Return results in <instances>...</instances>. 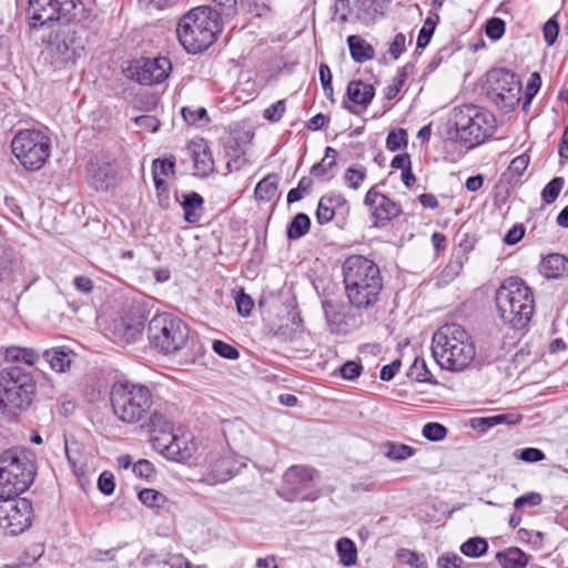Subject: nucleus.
Listing matches in <instances>:
<instances>
[{
  "label": "nucleus",
  "instance_id": "63",
  "mask_svg": "<svg viewBox=\"0 0 568 568\" xmlns=\"http://www.w3.org/2000/svg\"><path fill=\"white\" fill-rule=\"evenodd\" d=\"M133 473L141 478H150L154 474V468L149 460L140 459L133 465Z\"/></svg>",
  "mask_w": 568,
  "mask_h": 568
},
{
  "label": "nucleus",
  "instance_id": "55",
  "mask_svg": "<svg viewBox=\"0 0 568 568\" xmlns=\"http://www.w3.org/2000/svg\"><path fill=\"white\" fill-rule=\"evenodd\" d=\"M544 39L548 45H552L559 33V23L555 18H550L545 24H544Z\"/></svg>",
  "mask_w": 568,
  "mask_h": 568
},
{
  "label": "nucleus",
  "instance_id": "11",
  "mask_svg": "<svg viewBox=\"0 0 568 568\" xmlns=\"http://www.w3.org/2000/svg\"><path fill=\"white\" fill-rule=\"evenodd\" d=\"M521 84L507 69H493L487 73L486 95L499 109L513 110L520 101Z\"/></svg>",
  "mask_w": 568,
  "mask_h": 568
},
{
  "label": "nucleus",
  "instance_id": "2",
  "mask_svg": "<svg viewBox=\"0 0 568 568\" xmlns=\"http://www.w3.org/2000/svg\"><path fill=\"white\" fill-rule=\"evenodd\" d=\"M432 354L442 368L462 372L474 361L476 348L468 332L462 325L452 323L434 333Z\"/></svg>",
  "mask_w": 568,
  "mask_h": 568
},
{
  "label": "nucleus",
  "instance_id": "45",
  "mask_svg": "<svg viewBox=\"0 0 568 568\" xmlns=\"http://www.w3.org/2000/svg\"><path fill=\"white\" fill-rule=\"evenodd\" d=\"M366 179V169L361 168H348L344 174L345 184L352 190H358L362 183Z\"/></svg>",
  "mask_w": 568,
  "mask_h": 568
},
{
  "label": "nucleus",
  "instance_id": "23",
  "mask_svg": "<svg viewBox=\"0 0 568 568\" xmlns=\"http://www.w3.org/2000/svg\"><path fill=\"white\" fill-rule=\"evenodd\" d=\"M322 307L331 332H344L346 323L344 321L343 306L331 300H324L322 302Z\"/></svg>",
  "mask_w": 568,
  "mask_h": 568
},
{
  "label": "nucleus",
  "instance_id": "1",
  "mask_svg": "<svg viewBox=\"0 0 568 568\" xmlns=\"http://www.w3.org/2000/svg\"><path fill=\"white\" fill-rule=\"evenodd\" d=\"M345 292L352 306H374L383 288L379 267L369 258L352 255L343 263Z\"/></svg>",
  "mask_w": 568,
  "mask_h": 568
},
{
  "label": "nucleus",
  "instance_id": "22",
  "mask_svg": "<svg viewBox=\"0 0 568 568\" xmlns=\"http://www.w3.org/2000/svg\"><path fill=\"white\" fill-rule=\"evenodd\" d=\"M540 273L547 278H561L568 275V257L559 253L548 254L540 263Z\"/></svg>",
  "mask_w": 568,
  "mask_h": 568
},
{
  "label": "nucleus",
  "instance_id": "14",
  "mask_svg": "<svg viewBox=\"0 0 568 568\" xmlns=\"http://www.w3.org/2000/svg\"><path fill=\"white\" fill-rule=\"evenodd\" d=\"M74 9L75 0H29L27 14L36 29L60 19L69 20Z\"/></svg>",
  "mask_w": 568,
  "mask_h": 568
},
{
  "label": "nucleus",
  "instance_id": "9",
  "mask_svg": "<svg viewBox=\"0 0 568 568\" xmlns=\"http://www.w3.org/2000/svg\"><path fill=\"white\" fill-rule=\"evenodd\" d=\"M148 338L158 352L164 355L175 354L186 345L189 327L173 314H158L149 322Z\"/></svg>",
  "mask_w": 568,
  "mask_h": 568
},
{
  "label": "nucleus",
  "instance_id": "5",
  "mask_svg": "<svg viewBox=\"0 0 568 568\" xmlns=\"http://www.w3.org/2000/svg\"><path fill=\"white\" fill-rule=\"evenodd\" d=\"M222 30L211 7L201 6L190 10L180 20L176 34L181 45L189 53H199L206 50Z\"/></svg>",
  "mask_w": 568,
  "mask_h": 568
},
{
  "label": "nucleus",
  "instance_id": "34",
  "mask_svg": "<svg viewBox=\"0 0 568 568\" xmlns=\"http://www.w3.org/2000/svg\"><path fill=\"white\" fill-rule=\"evenodd\" d=\"M114 328L119 332V341L124 344H130L135 341L136 336L141 334L140 324H131L124 318L114 322Z\"/></svg>",
  "mask_w": 568,
  "mask_h": 568
},
{
  "label": "nucleus",
  "instance_id": "16",
  "mask_svg": "<svg viewBox=\"0 0 568 568\" xmlns=\"http://www.w3.org/2000/svg\"><path fill=\"white\" fill-rule=\"evenodd\" d=\"M152 446L168 459L180 463L189 460L197 449L192 437L168 433L153 438Z\"/></svg>",
  "mask_w": 568,
  "mask_h": 568
},
{
  "label": "nucleus",
  "instance_id": "51",
  "mask_svg": "<svg viewBox=\"0 0 568 568\" xmlns=\"http://www.w3.org/2000/svg\"><path fill=\"white\" fill-rule=\"evenodd\" d=\"M398 556L405 564L413 568H427V561L424 555H418L415 551L403 549Z\"/></svg>",
  "mask_w": 568,
  "mask_h": 568
},
{
  "label": "nucleus",
  "instance_id": "17",
  "mask_svg": "<svg viewBox=\"0 0 568 568\" xmlns=\"http://www.w3.org/2000/svg\"><path fill=\"white\" fill-rule=\"evenodd\" d=\"M316 471L305 466H293L288 468L283 477L284 490L290 495L288 499L301 498L303 500H315V493H306L313 487Z\"/></svg>",
  "mask_w": 568,
  "mask_h": 568
},
{
  "label": "nucleus",
  "instance_id": "10",
  "mask_svg": "<svg viewBox=\"0 0 568 568\" xmlns=\"http://www.w3.org/2000/svg\"><path fill=\"white\" fill-rule=\"evenodd\" d=\"M11 150L26 170L38 171L50 156L51 141L41 131L21 130L12 139Z\"/></svg>",
  "mask_w": 568,
  "mask_h": 568
},
{
  "label": "nucleus",
  "instance_id": "27",
  "mask_svg": "<svg viewBox=\"0 0 568 568\" xmlns=\"http://www.w3.org/2000/svg\"><path fill=\"white\" fill-rule=\"evenodd\" d=\"M519 417L514 418L511 414H500L488 417H475L470 419V426L473 429L479 430L481 433L487 432L488 429L501 425V424H517L519 422Z\"/></svg>",
  "mask_w": 568,
  "mask_h": 568
},
{
  "label": "nucleus",
  "instance_id": "44",
  "mask_svg": "<svg viewBox=\"0 0 568 568\" xmlns=\"http://www.w3.org/2000/svg\"><path fill=\"white\" fill-rule=\"evenodd\" d=\"M407 143V131L402 128L392 130L386 138V148L392 152L406 148Z\"/></svg>",
  "mask_w": 568,
  "mask_h": 568
},
{
  "label": "nucleus",
  "instance_id": "46",
  "mask_svg": "<svg viewBox=\"0 0 568 568\" xmlns=\"http://www.w3.org/2000/svg\"><path fill=\"white\" fill-rule=\"evenodd\" d=\"M564 185L562 178H554L550 182L546 184V186L541 191V197L545 203L551 204L554 203Z\"/></svg>",
  "mask_w": 568,
  "mask_h": 568
},
{
  "label": "nucleus",
  "instance_id": "20",
  "mask_svg": "<svg viewBox=\"0 0 568 568\" xmlns=\"http://www.w3.org/2000/svg\"><path fill=\"white\" fill-rule=\"evenodd\" d=\"M87 173L89 183L97 191H108L115 184V171L108 162L91 160Z\"/></svg>",
  "mask_w": 568,
  "mask_h": 568
},
{
  "label": "nucleus",
  "instance_id": "59",
  "mask_svg": "<svg viewBox=\"0 0 568 568\" xmlns=\"http://www.w3.org/2000/svg\"><path fill=\"white\" fill-rule=\"evenodd\" d=\"M529 164V156L526 154L518 155L509 164V172L511 175L521 176Z\"/></svg>",
  "mask_w": 568,
  "mask_h": 568
},
{
  "label": "nucleus",
  "instance_id": "30",
  "mask_svg": "<svg viewBox=\"0 0 568 568\" xmlns=\"http://www.w3.org/2000/svg\"><path fill=\"white\" fill-rule=\"evenodd\" d=\"M336 551L339 557V562L343 566L351 567L356 564L357 549L355 544L349 538H341L336 542Z\"/></svg>",
  "mask_w": 568,
  "mask_h": 568
},
{
  "label": "nucleus",
  "instance_id": "13",
  "mask_svg": "<svg viewBox=\"0 0 568 568\" xmlns=\"http://www.w3.org/2000/svg\"><path fill=\"white\" fill-rule=\"evenodd\" d=\"M0 532L16 536L31 525V503L26 498H0Z\"/></svg>",
  "mask_w": 568,
  "mask_h": 568
},
{
  "label": "nucleus",
  "instance_id": "12",
  "mask_svg": "<svg viewBox=\"0 0 568 568\" xmlns=\"http://www.w3.org/2000/svg\"><path fill=\"white\" fill-rule=\"evenodd\" d=\"M87 29L79 22L61 28L49 43L52 57L62 63L75 62L87 43Z\"/></svg>",
  "mask_w": 568,
  "mask_h": 568
},
{
  "label": "nucleus",
  "instance_id": "49",
  "mask_svg": "<svg viewBox=\"0 0 568 568\" xmlns=\"http://www.w3.org/2000/svg\"><path fill=\"white\" fill-rule=\"evenodd\" d=\"M506 24L505 21L500 18H490L486 22L485 32L486 36L496 41L499 40L505 33Z\"/></svg>",
  "mask_w": 568,
  "mask_h": 568
},
{
  "label": "nucleus",
  "instance_id": "18",
  "mask_svg": "<svg viewBox=\"0 0 568 568\" xmlns=\"http://www.w3.org/2000/svg\"><path fill=\"white\" fill-rule=\"evenodd\" d=\"M364 203L372 211L375 226H383L402 213L400 205L385 194L377 192L375 186L368 190Z\"/></svg>",
  "mask_w": 568,
  "mask_h": 568
},
{
  "label": "nucleus",
  "instance_id": "21",
  "mask_svg": "<svg viewBox=\"0 0 568 568\" xmlns=\"http://www.w3.org/2000/svg\"><path fill=\"white\" fill-rule=\"evenodd\" d=\"M193 159L195 174L200 176H207L214 171V161L212 153L204 139L194 140L189 145Z\"/></svg>",
  "mask_w": 568,
  "mask_h": 568
},
{
  "label": "nucleus",
  "instance_id": "6",
  "mask_svg": "<svg viewBox=\"0 0 568 568\" xmlns=\"http://www.w3.org/2000/svg\"><path fill=\"white\" fill-rule=\"evenodd\" d=\"M110 402L114 415L123 423L142 420L153 404L150 388L140 383L118 381L110 390Z\"/></svg>",
  "mask_w": 568,
  "mask_h": 568
},
{
  "label": "nucleus",
  "instance_id": "52",
  "mask_svg": "<svg viewBox=\"0 0 568 568\" xmlns=\"http://www.w3.org/2000/svg\"><path fill=\"white\" fill-rule=\"evenodd\" d=\"M541 501H542L541 495L539 493L531 491V493L525 494V495L516 498L515 503H514V507H515V509H521L525 506L536 507V506L540 505Z\"/></svg>",
  "mask_w": 568,
  "mask_h": 568
},
{
  "label": "nucleus",
  "instance_id": "57",
  "mask_svg": "<svg viewBox=\"0 0 568 568\" xmlns=\"http://www.w3.org/2000/svg\"><path fill=\"white\" fill-rule=\"evenodd\" d=\"M285 112V101L278 100L275 103L271 104L264 111V118L271 122H277L282 119Z\"/></svg>",
  "mask_w": 568,
  "mask_h": 568
},
{
  "label": "nucleus",
  "instance_id": "40",
  "mask_svg": "<svg viewBox=\"0 0 568 568\" xmlns=\"http://www.w3.org/2000/svg\"><path fill=\"white\" fill-rule=\"evenodd\" d=\"M337 151L331 146L325 150L322 161L312 166L311 173L315 176H323L336 165Z\"/></svg>",
  "mask_w": 568,
  "mask_h": 568
},
{
  "label": "nucleus",
  "instance_id": "58",
  "mask_svg": "<svg viewBox=\"0 0 568 568\" xmlns=\"http://www.w3.org/2000/svg\"><path fill=\"white\" fill-rule=\"evenodd\" d=\"M236 308H237V312L241 316L243 317H247L250 316L251 314V311L253 308V300L251 298L250 295L245 294L244 292H241L236 300Z\"/></svg>",
  "mask_w": 568,
  "mask_h": 568
},
{
  "label": "nucleus",
  "instance_id": "25",
  "mask_svg": "<svg viewBox=\"0 0 568 568\" xmlns=\"http://www.w3.org/2000/svg\"><path fill=\"white\" fill-rule=\"evenodd\" d=\"M181 204L184 211V220L187 223L195 224L201 220L204 200L199 193L184 194Z\"/></svg>",
  "mask_w": 568,
  "mask_h": 568
},
{
  "label": "nucleus",
  "instance_id": "32",
  "mask_svg": "<svg viewBox=\"0 0 568 568\" xmlns=\"http://www.w3.org/2000/svg\"><path fill=\"white\" fill-rule=\"evenodd\" d=\"M383 449L385 457L396 462L405 460L415 454V449L413 447L393 442L385 443L383 445Z\"/></svg>",
  "mask_w": 568,
  "mask_h": 568
},
{
  "label": "nucleus",
  "instance_id": "19",
  "mask_svg": "<svg viewBox=\"0 0 568 568\" xmlns=\"http://www.w3.org/2000/svg\"><path fill=\"white\" fill-rule=\"evenodd\" d=\"M211 470L203 476V481L209 485H217L234 477L239 467L230 453H211L209 457Z\"/></svg>",
  "mask_w": 568,
  "mask_h": 568
},
{
  "label": "nucleus",
  "instance_id": "53",
  "mask_svg": "<svg viewBox=\"0 0 568 568\" xmlns=\"http://www.w3.org/2000/svg\"><path fill=\"white\" fill-rule=\"evenodd\" d=\"M213 349L217 355L227 359H235L240 355L239 351L234 346L223 341H214Z\"/></svg>",
  "mask_w": 568,
  "mask_h": 568
},
{
  "label": "nucleus",
  "instance_id": "43",
  "mask_svg": "<svg viewBox=\"0 0 568 568\" xmlns=\"http://www.w3.org/2000/svg\"><path fill=\"white\" fill-rule=\"evenodd\" d=\"M438 20H439V17L437 14L435 16V18L428 17L425 20L424 26L419 30V33L417 37L416 45L418 49H424L428 45V43L435 32Z\"/></svg>",
  "mask_w": 568,
  "mask_h": 568
},
{
  "label": "nucleus",
  "instance_id": "26",
  "mask_svg": "<svg viewBox=\"0 0 568 568\" xmlns=\"http://www.w3.org/2000/svg\"><path fill=\"white\" fill-rule=\"evenodd\" d=\"M375 90L372 84L363 81H352L347 87L348 99L359 105L367 106L374 98Z\"/></svg>",
  "mask_w": 568,
  "mask_h": 568
},
{
  "label": "nucleus",
  "instance_id": "64",
  "mask_svg": "<svg viewBox=\"0 0 568 568\" xmlns=\"http://www.w3.org/2000/svg\"><path fill=\"white\" fill-rule=\"evenodd\" d=\"M525 235V227L521 224H515L504 236V242L507 245L517 244Z\"/></svg>",
  "mask_w": 568,
  "mask_h": 568
},
{
  "label": "nucleus",
  "instance_id": "38",
  "mask_svg": "<svg viewBox=\"0 0 568 568\" xmlns=\"http://www.w3.org/2000/svg\"><path fill=\"white\" fill-rule=\"evenodd\" d=\"M408 377L424 383H436L424 358L416 357L408 371Z\"/></svg>",
  "mask_w": 568,
  "mask_h": 568
},
{
  "label": "nucleus",
  "instance_id": "33",
  "mask_svg": "<svg viewBox=\"0 0 568 568\" xmlns=\"http://www.w3.org/2000/svg\"><path fill=\"white\" fill-rule=\"evenodd\" d=\"M184 121L194 126H204L210 122L206 109L203 106H184L181 110Z\"/></svg>",
  "mask_w": 568,
  "mask_h": 568
},
{
  "label": "nucleus",
  "instance_id": "41",
  "mask_svg": "<svg viewBox=\"0 0 568 568\" xmlns=\"http://www.w3.org/2000/svg\"><path fill=\"white\" fill-rule=\"evenodd\" d=\"M140 501L150 508H162L168 498L160 491L152 488H144L139 493Z\"/></svg>",
  "mask_w": 568,
  "mask_h": 568
},
{
  "label": "nucleus",
  "instance_id": "54",
  "mask_svg": "<svg viewBox=\"0 0 568 568\" xmlns=\"http://www.w3.org/2000/svg\"><path fill=\"white\" fill-rule=\"evenodd\" d=\"M175 161L174 159H156L153 161V174L170 175L174 174Z\"/></svg>",
  "mask_w": 568,
  "mask_h": 568
},
{
  "label": "nucleus",
  "instance_id": "24",
  "mask_svg": "<svg viewBox=\"0 0 568 568\" xmlns=\"http://www.w3.org/2000/svg\"><path fill=\"white\" fill-rule=\"evenodd\" d=\"M43 358L51 369L58 373L67 372L73 361V353L63 348H51L43 352Z\"/></svg>",
  "mask_w": 568,
  "mask_h": 568
},
{
  "label": "nucleus",
  "instance_id": "8",
  "mask_svg": "<svg viewBox=\"0 0 568 568\" xmlns=\"http://www.w3.org/2000/svg\"><path fill=\"white\" fill-rule=\"evenodd\" d=\"M454 123L458 139L468 148H475L496 130L495 115L488 110L474 104L455 108Z\"/></svg>",
  "mask_w": 568,
  "mask_h": 568
},
{
  "label": "nucleus",
  "instance_id": "28",
  "mask_svg": "<svg viewBox=\"0 0 568 568\" xmlns=\"http://www.w3.org/2000/svg\"><path fill=\"white\" fill-rule=\"evenodd\" d=\"M496 559L503 568H525L528 564V556L516 547L497 552Z\"/></svg>",
  "mask_w": 568,
  "mask_h": 568
},
{
  "label": "nucleus",
  "instance_id": "29",
  "mask_svg": "<svg viewBox=\"0 0 568 568\" xmlns=\"http://www.w3.org/2000/svg\"><path fill=\"white\" fill-rule=\"evenodd\" d=\"M347 44L351 57L356 62L363 63L374 58V48L359 36H349Z\"/></svg>",
  "mask_w": 568,
  "mask_h": 568
},
{
  "label": "nucleus",
  "instance_id": "4",
  "mask_svg": "<svg viewBox=\"0 0 568 568\" xmlns=\"http://www.w3.org/2000/svg\"><path fill=\"white\" fill-rule=\"evenodd\" d=\"M496 305L504 323L521 329L531 320L535 298L530 287L521 278L509 277L496 292Z\"/></svg>",
  "mask_w": 568,
  "mask_h": 568
},
{
  "label": "nucleus",
  "instance_id": "60",
  "mask_svg": "<svg viewBox=\"0 0 568 568\" xmlns=\"http://www.w3.org/2000/svg\"><path fill=\"white\" fill-rule=\"evenodd\" d=\"M134 122L138 126L149 132H156L160 128V121L153 115H140L134 118Z\"/></svg>",
  "mask_w": 568,
  "mask_h": 568
},
{
  "label": "nucleus",
  "instance_id": "7",
  "mask_svg": "<svg viewBox=\"0 0 568 568\" xmlns=\"http://www.w3.org/2000/svg\"><path fill=\"white\" fill-rule=\"evenodd\" d=\"M36 383L30 373L19 366L0 371V412L16 414L32 403Z\"/></svg>",
  "mask_w": 568,
  "mask_h": 568
},
{
  "label": "nucleus",
  "instance_id": "56",
  "mask_svg": "<svg viewBox=\"0 0 568 568\" xmlns=\"http://www.w3.org/2000/svg\"><path fill=\"white\" fill-rule=\"evenodd\" d=\"M98 488L99 490L106 495V496H110L113 494L114 491V488H115V483H114V476L112 473L110 471H103L100 476H99V479H98Z\"/></svg>",
  "mask_w": 568,
  "mask_h": 568
},
{
  "label": "nucleus",
  "instance_id": "35",
  "mask_svg": "<svg viewBox=\"0 0 568 568\" xmlns=\"http://www.w3.org/2000/svg\"><path fill=\"white\" fill-rule=\"evenodd\" d=\"M36 358L37 354L32 348L10 346L4 352L6 362H22L27 365H32Z\"/></svg>",
  "mask_w": 568,
  "mask_h": 568
},
{
  "label": "nucleus",
  "instance_id": "50",
  "mask_svg": "<svg viewBox=\"0 0 568 568\" xmlns=\"http://www.w3.org/2000/svg\"><path fill=\"white\" fill-rule=\"evenodd\" d=\"M514 456L525 463H537L545 459L542 450L535 447L518 449L514 453Z\"/></svg>",
  "mask_w": 568,
  "mask_h": 568
},
{
  "label": "nucleus",
  "instance_id": "37",
  "mask_svg": "<svg viewBox=\"0 0 568 568\" xmlns=\"http://www.w3.org/2000/svg\"><path fill=\"white\" fill-rule=\"evenodd\" d=\"M276 191V179L272 175H267L257 183L255 187V196L261 201H270L275 196Z\"/></svg>",
  "mask_w": 568,
  "mask_h": 568
},
{
  "label": "nucleus",
  "instance_id": "39",
  "mask_svg": "<svg viewBox=\"0 0 568 568\" xmlns=\"http://www.w3.org/2000/svg\"><path fill=\"white\" fill-rule=\"evenodd\" d=\"M150 425L152 428V438L158 436H163L165 433L175 434L173 432V424L164 415L159 413H153L150 417Z\"/></svg>",
  "mask_w": 568,
  "mask_h": 568
},
{
  "label": "nucleus",
  "instance_id": "62",
  "mask_svg": "<svg viewBox=\"0 0 568 568\" xmlns=\"http://www.w3.org/2000/svg\"><path fill=\"white\" fill-rule=\"evenodd\" d=\"M405 45H406L405 34L397 33L389 44L388 53L393 57V59L396 60L404 52Z\"/></svg>",
  "mask_w": 568,
  "mask_h": 568
},
{
  "label": "nucleus",
  "instance_id": "48",
  "mask_svg": "<svg viewBox=\"0 0 568 568\" xmlns=\"http://www.w3.org/2000/svg\"><path fill=\"white\" fill-rule=\"evenodd\" d=\"M387 6L382 0H359V9L369 18L383 16Z\"/></svg>",
  "mask_w": 568,
  "mask_h": 568
},
{
  "label": "nucleus",
  "instance_id": "15",
  "mask_svg": "<svg viewBox=\"0 0 568 568\" xmlns=\"http://www.w3.org/2000/svg\"><path fill=\"white\" fill-rule=\"evenodd\" d=\"M171 70V61L164 57L141 58L129 68L132 79L143 85L162 83L168 79Z\"/></svg>",
  "mask_w": 568,
  "mask_h": 568
},
{
  "label": "nucleus",
  "instance_id": "61",
  "mask_svg": "<svg viewBox=\"0 0 568 568\" xmlns=\"http://www.w3.org/2000/svg\"><path fill=\"white\" fill-rule=\"evenodd\" d=\"M540 84H541L540 75L537 72H534L529 79V82L527 83V87H526L525 105L530 103L532 98L538 92Z\"/></svg>",
  "mask_w": 568,
  "mask_h": 568
},
{
  "label": "nucleus",
  "instance_id": "47",
  "mask_svg": "<svg viewBox=\"0 0 568 568\" xmlns=\"http://www.w3.org/2000/svg\"><path fill=\"white\" fill-rule=\"evenodd\" d=\"M447 428L439 423H427L424 425L422 434L430 442H440L447 436Z\"/></svg>",
  "mask_w": 568,
  "mask_h": 568
},
{
  "label": "nucleus",
  "instance_id": "36",
  "mask_svg": "<svg viewBox=\"0 0 568 568\" xmlns=\"http://www.w3.org/2000/svg\"><path fill=\"white\" fill-rule=\"evenodd\" d=\"M487 549V541L480 537L469 538L460 546L462 554L471 558H478L483 556Z\"/></svg>",
  "mask_w": 568,
  "mask_h": 568
},
{
  "label": "nucleus",
  "instance_id": "31",
  "mask_svg": "<svg viewBox=\"0 0 568 568\" xmlns=\"http://www.w3.org/2000/svg\"><path fill=\"white\" fill-rule=\"evenodd\" d=\"M311 220L305 213H297L287 226L288 240L295 241L308 233Z\"/></svg>",
  "mask_w": 568,
  "mask_h": 568
},
{
  "label": "nucleus",
  "instance_id": "3",
  "mask_svg": "<svg viewBox=\"0 0 568 568\" xmlns=\"http://www.w3.org/2000/svg\"><path fill=\"white\" fill-rule=\"evenodd\" d=\"M37 473L36 455L26 447L0 454V498L18 497L29 489Z\"/></svg>",
  "mask_w": 568,
  "mask_h": 568
},
{
  "label": "nucleus",
  "instance_id": "42",
  "mask_svg": "<svg viewBox=\"0 0 568 568\" xmlns=\"http://www.w3.org/2000/svg\"><path fill=\"white\" fill-rule=\"evenodd\" d=\"M213 2L215 8H212V11L221 23L224 19L233 18L237 12L236 0H213Z\"/></svg>",
  "mask_w": 568,
  "mask_h": 568
}]
</instances>
